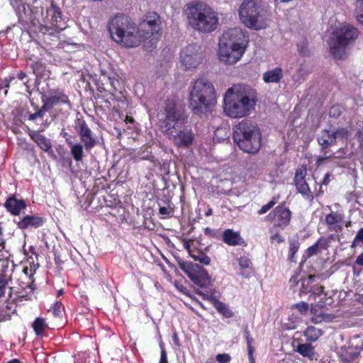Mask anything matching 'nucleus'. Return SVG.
<instances>
[{"mask_svg":"<svg viewBox=\"0 0 363 363\" xmlns=\"http://www.w3.org/2000/svg\"><path fill=\"white\" fill-rule=\"evenodd\" d=\"M108 30L116 43L126 47H136L142 40L148 39L153 45L160 35V16L156 13L147 16L138 28L130 17L124 14H118L108 21Z\"/></svg>","mask_w":363,"mask_h":363,"instance_id":"obj_1","label":"nucleus"},{"mask_svg":"<svg viewBox=\"0 0 363 363\" xmlns=\"http://www.w3.org/2000/svg\"><path fill=\"white\" fill-rule=\"evenodd\" d=\"M163 115L164 118L160 120L162 131L175 140L179 146L190 145L193 140L192 133L182 129L187 119L184 108L173 100L168 99L165 103Z\"/></svg>","mask_w":363,"mask_h":363,"instance_id":"obj_2","label":"nucleus"},{"mask_svg":"<svg viewBox=\"0 0 363 363\" xmlns=\"http://www.w3.org/2000/svg\"><path fill=\"white\" fill-rule=\"evenodd\" d=\"M257 101L256 91L250 86L235 84L224 95V112L230 118L245 117L255 109Z\"/></svg>","mask_w":363,"mask_h":363,"instance_id":"obj_3","label":"nucleus"},{"mask_svg":"<svg viewBox=\"0 0 363 363\" xmlns=\"http://www.w3.org/2000/svg\"><path fill=\"white\" fill-rule=\"evenodd\" d=\"M216 103V95L213 84L201 78L196 80L189 94V108L195 114L208 112Z\"/></svg>","mask_w":363,"mask_h":363,"instance_id":"obj_4","label":"nucleus"},{"mask_svg":"<svg viewBox=\"0 0 363 363\" xmlns=\"http://www.w3.org/2000/svg\"><path fill=\"white\" fill-rule=\"evenodd\" d=\"M187 11L189 23L194 30L203 33H209L217 28L218 13L206 3L191 4Z\"/></svg>","mask_w":363,"mask_h":363,"instance_id":"obj_5","label":"nucleus"},{"mask_svg":"<svg viewBox=\"0 0 363 363\" xmlns=\"http://www.w3.org/2000/svg\"><path fill=\"white\" fill-rule=\"evenodd\" d=\"M233 140L243 152L256 153L261 147L260 128L255 122L243 120L234 128Z\"/></svg>","mask_w":363,"mask_h":363,"instance_id":"obj_6","label":"nucleus"},{"mask_svg":"<svg viewBox=\"0 0 363 363\" xmlns=\"http://www.w3.org/2000/svg\"><path fill=\"white\" fill-rule=\"evenodd\" d=\"M359 35L357 29L350 24H343L333 33L330 40V52L337 59H345L350 47L354 44Z\"/></svg>","mask_w":363,"mask_h":363,"instance_id":"obj_7","label":"nucleus"},{"mask_svg":"<svg viewBox=\"0 0 363 363\" xmlns=\"http://www.w3.org/2000/svg\"><path fill=\"white\" fill-rule=\"evenodd\" d=\"M242 22L248 28L255 30L264 27V11L255 0H245L239 9Z\"/></svg>","mask_w":363,"mask_h":363,"instance_id":"obj_8","label":"nucleus"},{"mask_svg":"<svg viewBox=\"0 0 363 363\" xmlns=\"http://www.w3.org/2000/svg\"><path fill=\"white\" fill-rule=\"evenodd\" d=\"M180 59L186 69L196 68L203 60L202 52L197 45H189L182 51Z\"/></svg>","mask_w":363,"mask_h":363,"instance_id":"obj_9","label":"nucleus"},{"mask_svg":"<svg viewBox=\"0 0 363 363\" xmlns=\"http://www.w3.org/2000/svg\"><path fill=\"white\" fill-rule=\"evenodd\" d=\"M245 48H238L228 45L226 43H219L218 57L221 62L227 65H233L240 60Z\"/></svg>","mask_w":363,"mask_h":363,"instance_id":"obj_10","label":"nucleus"},{"mask_svg":"<svg viewBox=\"0 0 363 363\" xmlns=\"http://www.w3.org/2000/svg\"><path fill=\"white\" fill-rule=\"evenodd\" d=\"M363 350V344L359 337L350 340L348 347H342L338 352L340 363H352Z\"/></svg>","mask_w":363,"mask_h":363,"instance_id":"obj_11","label":"nucleus"},{"mask_svg":"<svg viewBox=\"0 0 363 363\" xmlns=\"http://www.w3.org/2000/svg\"><path fill=\"white\" fill-rule=\"evenodd\" d=\"M219 43H226L238 48H245L247 43V36L240 28H230L223 33Z\"/></svg>","mask_w":363,"mask_h":363,"instance_id":"obj_12","label":"nucleus"},{"mask_svg":"<svg viewBox=\"0 0 363 363\" xmlns=\"http://www.w3.org/2000/svg\"><path fill=\"white\" fill-rule=\"evenodd\" d=\"M77 133L80 137L81 141L84 143L86 150H90L94 147L97 140L94 136V133L89 128L85 121L78 119L77 122Z\"/></svg>","mask_w":363,"mask_h":363,"instance_id":"obj_13","label":"nucleus"},{"mask_svg":"<svg viewBox=\"0 0 363 363\" xmlns=\"http://www.w3.org/2000/svg\"><path fill=\"white\" fill-rule=\"evenodd\" d=\"M306 174V169H298L294 176V182L298 191L306 199L312 201L313 199V195L311 191L308 184L305 180Z\"/></svg>","mask_w":363,"mask_h":363,"instance_id":"obj_14","label":"nucleus"},{"mask_svg":"<svg viewBox=\"0 0 363 363\" xmlns=\"http://www.w3.org/2000/svg\"><path fill=\"white\" fill-rule=\"evenodd\" d=\"M28 133L42 150L48 152L52 157H55L52 148V143L48 138L40 134L38 131L30 130V128H28Z\"/></svg>","mask_w":363,"mask_h":363,"instance_id":"obj_15","label":"nucleus"},{"mask_svg":"<svg viewBox=\"0 0 363 363\" xmlns=\"http://www.w3.org/2000/svg\"><path fill=\"white\" fill-rule=\"evenodd\" d=\"M344 214L340 211H331L326 215L325 221L328 229L335 232L342 230V222L344 220Z\"/></svg>","mask_w":363,"mask_h":363,"instance_id":"obj_16","label":"nucleus"},{"mask_svg":"<svg viewBox=\"0 0 363 363\" xmlns=\"http://www.w3.org/2000/svg\"><path fill=\"white\" fill-rule=\"evenodd\" d=\"M21 229L38 228L43 225L44 220L42 217L35 216H26L18 221L14 220Z\"/></svg>","mask_w":363,"mask_h":363,"instance_id":"obj_17","label":"nucleus"},{"mask_svg":"<svg viewBox=\"0 0 363 363\" xmlns=\"http://www.w3.org/2000/svg\"><path fill=\"white\" fill-rule=\"evenodd\" d=\"M51 16V23L53 27L59 30H64L66 28L65 23L63 21L60 9L52 4L50 8L47 11Z\"/></svg>","mask_w":363,"mask_h":363,"instance_id":"obj_18","label":"nucleus"},{"mask_svg":"<svg viewBox=\"0 0 363 363\" xmlns=\"http://www.w3.org/2000/svg\"><path fill=\"white\" fill-rule=\"evenodd\" d=\"M4 206L12 214L18 215L22 209L26 208V204L23 199H17L15 196H11L7 199Z\"/></svg>","mask_w":363,"mask_h":363,"instance_id":"obj_19","label":"nucleus"},{"mask_svg":"<svg viewBox=\"0 0 363 363\" xmlns=\"http://www.w3.org/2000/svg\"><path fill=\"white\" fill-rule=\"evenodd\" d=\"M291 213L289 208L283 206H279L275 208L274 218L279 226L287 225L291 220Z\"/></svg>","mask_w":363,"mask_h":363,"instance_id":"obj_20","label":"nucleus"},{"mask_svg":"<svg viewBox=\"0 0 363 363\" xmlns=\"http://www.w3.org/2000/svg\"><path fill=\"white\" fill-rule=\"evenodd\" d=\"M336 139L337 133L324 130L321 131L320 135L318 137V142L323 150H326L328 147L335 143Z\"/></svg>","mask_w":363,"mask_h":363,"instance_id":"obj_21","label":"nucleus"},{"mask_svg":"<svg viewBox=\"0 0 363 363\" xmlns=\"http://www.w3.org/2000/svg\"><path fill=\"white\" fill-rule=\"evenodd\" d=\"M284 77V71L281 67H277L265 72L263 74L262 79L267 84L279 83Z\"/></svg>","mask_w":363,"mask_h":363,"instance_id":"obj_22","label":"nucleus"},{"mask_svg":"<svg viewBox=\"0 0 363 363\" xmlns=\"http://www.w3.org/2000/svg\"><path fill=\"white\" fill-rule=\"evenodd\" d=\"M46 98L48 99V104L53 106L57 104H66L69 108L72 106L68 96L61 90L57 89L52 91L51 95Z\"/></svg>","mask_w":363,"mask_h":363,"instance_id":"obj_23","label":"nucleus"},{"mask_svg":"<svg viewBox=\"0 0 363 363\" xmlns=\"http://www.w3.org/2000/svg\"><path fill=\"white\" fill-rule=\"evenodd\" d=\"M190 279L196 285L200 286L201 287L207 286L210 282V277L208 275L206 269H203L199 266V269H196L194 272V276L191 277Z\"/></svg>","mask_w":363,"mask_h":363,"instance_id":"obj_24","label":"nucleus"},{"mask_svg":"<svg viewBox=\"0 0 363 363\" xmlns=\"http://www.w3.org/2000/svg\"><path fill=\"white\" fill-rule=\"evenodd\" d=\"M223 240L228 245H238L241 244L242 238L238 232L231 229H226L223 233Z\"/></svg>","mask_w":363,"mask_h":363,"instance_id":"obj_25","label":"nucleus"},{"mask_svg":"<svg viewBox=\"0 0 363 363\" xmlns=\"http://www.w3.org/2000/svg\"><path fill=\"white\" fill-rule=\"evenodd\" d=\"M328 247V240L325 238H320L315 244L307 249V255L308 257L315 255L323 250H326Z\"/></svg>","mask_w":363,"mask_h":363,"instance_id":"obj_26","label":"nucleus"},{"mask_svg":"<svg viewBox=\"0 0 363 363\" xmlns=\"http://www.w3.org/2000/svg\"><path fill=\"white\" fill-rule=\"evenodd\" d=\"M296 351L301 355L313 359L315 356V348L310 343H299L296 346Z\"/></svg>","mask_w":363,"mask_h":363,"instance_id":"obj_27","label":"nucleus"},{"mask_svg":"<svg viewBox=\"0 0 363 363\" xmlns=\"http://www.w3.org/2000/svg\"><path fill=\"white\" fill-rule=\"evenodd\" d=\"M323 335L322 330L314 326H308L303 332V335L307 342H315Z\"/></svg>","mask_w":363,"mask_h":363,"instance_id":"obj_28","label":"nucleus"},{"mask_svg":"<svg viewBox=\"0 0 363 363\" xmlns=\"http://www.w3.org/2000/svg\"><path fill=\"white\" fill-rule=\"evenodd\" d=\"M315 279V276L310 275L306 278L301 279V287L300 289V294L312 293L313 290V282Z\"/></svg>","mask_w":363,"mask_h":363,"instance_id":"obj_29","label":"nucleus"},{"mask_svg":"<svg viewBox=\"0 0 363 363\" xmlns=\"http://www.w3.org/2000/svg\"><path fill=\"white\" fill-rule=\"evenodd\" d=\"M179 268L189 277L194 276V272L196 269L199 268V265L198 264H192L188 262H179Z\"/></svg>","mask_w":363,"mask_h":363,"instance_id":"obj_30","label":"nucleus"},{"mask_svg":"<svg viewBox=\"0 0 363 363\" xmlns=\"http://www.w3.org/2000/svg\"><path fill=\"white\" fill-rule=\"evenodd\" d=\"M289 255L288 259L291 262H295V254L299 249L300 243L296 238H290L289 240Z\"/></svg>","mask_w":363,"mask_h":363,"instance_id":"obj_31","label":"nucleus"},{"mask_svg":"<svg viewBox=\"0 0 363 363\" xmlns=\"http://www.w3.org/2000/svg\"><path fill=\"white\" fill-rule=\"evenodd\" d=\"M213 306L225 318H230L234 315V313L229 308V307L219 300L218 301H215V305Z\"/></svg>","mask_w":363,"mask_h":363,"instance_id":"obj_32","label":"nucleus"},{"mask_svg":"<svg viewBox=\"0 0 363 363\" xmlns=\"http://www.w3.org/2000/svg\"><path fill=\"white\" fill-rule=\"evenodd\" d=\"M71 154L77 162H79L84 157L83 145L82 144L73 145L71 147Z\"/></svg>","mask_w":363,"mask_h":363,"instance_id":"obj_33","label":"nucleus"},{"mask_svg":"<svg viewBox=\"0 0 363 363\" xmlns=\"http://www.w3.org/2000/svg\"><path fill=\"white\" fill-rule=\"evenodd\" d=\"M191 257L195 260L198 261L205 265H208L211 262V259L204 252L201 251H196L191 252Z\"/></svg>","mask_w":363,"mask_h":363,"instance_id":"obj_34","label":"nucleus"},{"mask_svg":"<svg viewBox=\"0 0 363 363\" xmlns=\"http://www.w3.org/2000/svg\"><path fill=\"white\" fill-rule=\"evenodd\" d=\"M45 326V320L42 318H37L33 323V330L37 335L43 334Z\"/></svg>","mask_w":363,"mask_h":363,"instance_id":"obj_35","label":"nucleus"},{"mask_svg":"<svg viewBox=\"0 0 363 363\" xmlns=\"http://www.w3.org/2000/svg\"><path fill=\"white\" fill-rule=\"evenodd\" d=\"M246 342H247V352H248V357L250 363H255V359L253 357V352H254V347H252V343L254 342V339L252 336L245 337Z\"/></svg>","mask_w":363,"mask_h":363,"instance_id":"obj_36","label":"nucleus"},{"mask_svg":"<svg viewBox=\"0 0 363 363\" xmlns=\"http://www.w3.org/2000/svg\"><path fill=\"white\" fill-rule=\"evenodd\" d=\"M362 245H363V228H360L357 231V233L352 242L351 247H355L357 246H362Z\"/></svg>","mask_w":363,"mask_h":363,"instance_id":"obj_37","label":"nucleus"},{"mask_svg":"<svg viewBox=\"0 0 363 363\" xmlns=\"http://www.w3.org/2000/svg\"><path fill=\"white\" fill-rule=\"evenodd\" d=\"M64 306L62 303L56 301L52 306V313L55 317L62 318Z\"/></svg>","mask_w":363,"mask_h":363,"instance_id":"obj_38","label":"nucleus"},{"mask_svg":"<svg viewBox=\"0 0 363 363\" xmlns=\"http://www.w3.org/2000/svg\"><path fill=\"white\" fill-rule=\"evenodd\" d=\"M277 202V199L274 197L268 203L264 205L259 211L258 214L262 215L269 211Z\"/></svg>","mask_w":363,"mask_h":363,"instance_id":"obj_39","label":"nucleus"},{"mask_svg":"<svg viewBox=\"0 0 363 363\" xmlns=\"http://www.w3.org/2000/svg\"><path fill=\"white\" fill-rule=\"evenodd\" d=\"M196 294L201 296H202V298L204 299V300H207L208 301L211 303L213 304V306L215 305V301H218V299L214 296L212 294H209L208 293H204L200 290H197L196 291Z\"/></svg>","mask_w":363,"mask_h":363,"instance_id":"obj_40","label":"nucleus"},{"mask_svg":"<svg viewBox=\"0 0 363 363\" xmlns=\"http://www.w3.org/2000/svg\"><path fill=\"white\" fill-rule=\"evenodd\" d=\"M238 264L240 269H244L250 268L252 264V262L247 257L242 256L238 259Z\"/></svg>","mask_w":363,"mask_h":363,"instance_id":"obj_41","label":"nucleus"},{"mask_svg":"<svg viewBox=\"0 0 363 363\" xmlns=\"http://www.w3.org/2000/svg\"><path fill=\"white\" fill-rule=\"evenodd\" d=\"M9 281H11V279L6 278V276L0 277V297L4 295L6 287L8 285Z\"/></svg>","mask_w":363,"mask_h":363,"instance_id":"obj_42","label":"nucleus"},{"mask_svg":"<svg viewBox=\"0 0 363 363\" xmlns=\"http://www.w3.org/2000/svg\"><path fill=\"white\" fill-rule=\"evenodd\" d=\"M294 308L297 309L301 313H305L309 310V305L305 301H301L294 305Z\"/></svg>","mask_w":363,"mask_h":363,"instance_id":"obj_43","label":"nucleus"},{"mask_svg":"<svg viewBox=\"0 0 363 363\" xmlns=\"http://www.w3.org/2000/svg\"><path fill=\"white\" fill-rule=\"evenodd\" d=\"M357 8L360 13L356 15V19L363 26V0H357Z\"/></svg>","mask_w":363,"mask_h":363,"instance_id":"obj_44","label":"nucleus"},{"mask_svg":"<svg viewBox=\"0 0 363 363\" xmlns=\"http://www.w3.org/2000/svg\"><path fill=\"white\" fill-rule=\"evenodd\" d=\"M341 112H342L341 107L338 105H335V106H333L330 108V109L329 111V115L330 117L336 118V117H338L341 114Z\"/></svg>","mask_w":363,"mask_h":363,"instance_id":"obj_45","label":"nucleus"},{"mask_svg":"<svg viewBox=\"0 0 363 363\" xmlns=\"http://www.w3.org/2000/svg\"><path fill=\"white\" fill-rule=\"evenodd\" d=\"M160 347L161 349V354L159 363H168L167 354L162 342L160 343Z\"/></svg>","mask_w":363,"mask_h":363,"instance_id":"obj_46","label":"nucleus"},{"mask_svg":"<svg viewBox=\"0 0 363 363\" xmlns=\"http://www.w3.org/2000/svg\"><path fill=\"white\" fill-rule=\"evenodd\" d=\"M216 359L219 363H227L230 360V356L228 354H218L216 355Z\"/></svg>","mask_w":363,"mask_h":363,"instance_id":"obj_47","label":"nucleus"},{"mask_svg":"<svg viewBox=\"0 0 363 363\" xmlns=\"http://www.w3.org/2000/svg\"><path fill=\"white\" fill-rule=\"evenodd\" d=\"M328 317H329L328 314L322 313L321 315H317L315 317H312L311 318V320L313 323L318 324V323H320L321 321L325 320Z\"/></svg>","mask_w":363,"mask_h":363,"instance_id":"obj_48","label":"nucleus"},{"mask_svg":"<svg viewBox=\"0 0 363 363\" xmlns=\"http://www.w3.org/2000/svg\"><path fill=\"white\" fill-rule=\"evenodd\" d=\"M172 212L169 207L162 206L159 208V213L162 215L163 218L169 217Z\"/></svg>","mask_w":363,"mask_h":363,"instance_id":"obj_49","label":"nucleus"},{"mask_svg":"<svg viewBox=\"0 0 363 363\" xmlns=\"http://www.w3.org/2000/svg\"><path fill=\"white\" fill-rule=\"evenodd\" d=\"M18 285L21 289H30V293L33 292L35 289L33 285V281L31 283H25L23 281H20L18 279Z\"/></svg>","mask_w":363,"mask_h":363,"instance_id":"obj_50","label":"nucleus"},{"mask_svg":"<svg viewBox=\"0 0 363 363\" xmlns=\"http://www.w3.org/2000/svg\"><path fill=\"white\" fill-rule=\"evenodd\" d=\"M298 51L301 55L304 56L308 55V50L304 42L298 45Z\"/></svg>","mask_w":363,"mask_h":363,"instance_id":"obj_51","label":"nucleus"},{"mask_svg":"<svg viewBox=\"0 0 363 363\" xmlns=\"http://www.w3.org/2000/svg\"><path fill=\"white\" fill-rule=\"evenodd\" d=\"M204 233L206 235H208L211 238L217 237V231L216 230L211 229V228H206L204 229Z\"/></svg>","mask_w":363,"mask_h":363,"instance_id":"obj_52","label":"nucleus"},{"mask_svg":"<svg viewBox=\"0 0 363 363\" xmlns=\"http://www.w3.org/2000/svg\"><path fill=\"white\" fill-rule=\"evenodd\" d=\"M52 107H54L52 105H50L48 104V99L45 98V99H44V104L39 111H42V113L43 114L45 111H48L50 108H52Z\"/></svg>","mask_w":363,"mask_h":363,"instance_id":"obj_53","label":"nucleus"},{"mask_svg":"<svg viewBox=\"0 0 363 363\" xmlns=\"http://www.w3.org/2000/svg\"><path fill=\"white\" fill-rule=\"evenodd\" d=\"M43 114L42 113V111H38L37 112L30 114L28 116V119L30 121H33L36 119L37 118H43Z\"/></svg>","mask_w":363,"mask_h":363,"instance_id":"obj_54","label":"nucleus"},{"mask_svg":"<svg viewBox=\"0 0 363 363\" xmlns=\"http://www.w3.org/2000/svg\"><path fill=\"white\" fill-rule=\"evenodd\" d=\"M334 132L337 133V137L341 136L342 138H346L347 136V131L344 128H340Z\"/></svg>","mask_w":363,"mask_h":363,"instance_id":"obj_55","label":"nucleus"},{"mask_svg":"<svg viewBox=\"0 0 363 363\" xmlns=\"http://www.w3.org/2000/svg\"><path fill=\"white\" fill-rule=\"evenodd\" d=\"M271 239L277 240V242H279V243H281V242H284V238L279 233H276V234L273 235L271 237Z\"/></svg>","mask_w":363,"mask_h":363,"instance_id":"obj_56","label":"nucleus"},{"mask_svg":"<svg viewBox=\"0 0 363 363\" xmlns=\"http://www.w3.org/2000/svg\"><path fill=\"white\" fill-rule=\"evenodd\" d=\"M14 78H11L10 79H5L2 83L0 84V89H3L4 87H9L10 82L13 80Z\"/></svg>","mask_w":363,"mask_h":363,"instance_id":"obj_57","label":"nucleus"},{"mask_svg":"<svg viewBox=\"0 0 363 363\" xmlns=\"http://www.w3.org/2000/svg\"><path fill=\"white\" fill-rule=\"evenodd\" d=\"M323 291V286H318L316 289H313L312 291V295L320 296L321 293Z\"/></svg>","mask_w":363,"mask_h":363,"instance_id":"obj_58","label":"nucleus"},{"mask_svg":"<svg viewBox=\"0 0 363 363\" xmlns=\"http://www.w3.org/2000/svg\"><path fill=\"white\" fill-rule=\"evenodd\" d=\"M5 247V241L2 238V228L0 226V252Z\"/></svg>","mask_w":363,"mask_h":363,"instance_id":"obj_59","label":"nucleus"},{"mask_svg":"<svg viewBox=\"0 0 363 363\" xmlns=\"http://www.w3.org/2000/svg\"><path fill=\"white\" fill-rule=\"evenodd\" d=\"M330 176H331L330 173L325 174V175L323 178L322 184L327 185L329 183Z\"/></svg>","mask_w":363,"mask_h":363,"instance_id":"obj_60","label":"nucleus"},{"mask_svg":"<svg viewBox=\"0 0 363 363\" xmlns=\"http://www.w3.org/2000/svg\"><path fill=\"white\" fill-rule=\"evenodd\" d=\"M55 262L57 264H60L63 262L57 252H55Z\"/></svg>","mask_w":363,"mask_h":363,"instance_id":"obj_61","label":"nucleus"},{"mask_svg":"<svg viewBox=\"0 0 363 363\" xmlns=\"http://www.w3.org/2000/svg\"><path fill=\"white\" fill-rule=\"evenodd\" d=\"M10 291H11V294H12V293L21 294L20 288H16V286L10 287Z\"/></svg>","mask_w":363,"mask_h":363,"instance_id":"obj_62","label":"nucleus"},{"mask_svg":"<svg viewBox=\"0 0 363 363\" xmlns=\"http://www.w3.org/2000/svg\"><path fill=\"white\" fill-rule=\"evenodd\" d=\"M291 285H296L298 282V277H293L291 278L290 281H289Z\"/></svg>","mask_w":363,"mask_h":363,"instance_id":"obj_63","label":"nucleus"},{"mask_svg":"<svg viewBox=\"0 0 363 363\" xmlns=\"http://www.w3.org/2000/svg\"><path fill=\"white\" fill-rule=\"evenodd\" d=\"M356 263L363 265V252L357 258Z\"/></svg>","mask_w":363,"mask_h":363,"instance_id":"obj_64","label":"nucleus"}]
</instances>
